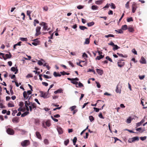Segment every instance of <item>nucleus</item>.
Wrapping results in <instances>:
<instances>
[{"label": "nucleus", "mask_w": 147, "mask_h": 147, "mask_svg": "<svg viewBox=\"0 0 147 147\" xmlns=\"http://www.w3.org/2000/svg\"><path fill=\"white\" fill-rule=\"evenodd\" d=\"M79 28L80 30H84L85 29H87V28L86 27L82 26H80Z\"/></svg>", "instance_id": "nucleus-25"}, {"label": "nucleus", "mask_w": 147, "mask_h": 147, "mask_svg": "<svg viewBox=\"0 0 147 147\" xmlns=\"http://www.w3.org/2000/svg\"><path fill=\"white\" fill-rule=\"evenodd\" d=\"M42 23L44 24L43 29L44 30H47L48 26L47 24L45 22H43Z\"/></svg>", "instance_id": "nucleus-12"}, {"label": "nucleus", "mask_w": 147, "mask_h": 147, "mask_svg": "<svg viewBox=\"0 0 147 147\" xmlns=\"http://www.w3.org/2000/svg\"><path fill=\"white\" fill-rule=\"evenodd\" d=\"M98 7L96 5H92V6L91 8L93 10H96L98 9Z\"/></svg>", "instance_id": "nucleus-31"}, {"label": "nucleus", "mask_w": 147, "mask_h": 147, "mask_svg": "<svg viewBox=\"0 0 147 147\" xmlns=\"http://www.w3.org/2000/svg\"><path fill=\"white\" fill-rule=\"evenodd\" d=\"M77 138L76 137H74L73 140V144L74 145H76V142H77Z\"/></svg>", "instance_id": "nucleus-26"}, {"label": "nucleus", "mask_w": 147, "mask_h": 147, "mask_svg": "<svg viewBox=\"0 0 147 147\" xmlns=\"http://www.w3.org/2000/svg\"><path fill=\"white\" fill-rule=\"evenodd\" d=\"M133 20L132 17H130V18H128L127 19V21L128 22H130L133 21Z\"/></svg>", "instance_id": "nucleus-38"}, {"label": "nucleus", "mask_w": 147, "mask_h": 147, "mask_svg": "<svg viewBox=\"0 0 147 147\" xmlns=\"http://www.w3.org/2000/svg\"><path fill=\"white\" fill-rule=\"evenodd\" d=\"M116 92L117 93H119V94H120L121 93V89H119L118 86H117L116 87Z\"/></svg>", "instance_id": "nucleus-20"}, {"label": "nucleus", "mask_w": 147, "mask_h": 147, "mask_svg": "<svg viewBox=\"0 0 147 147\" xmlns=\"http://www.w3.org/2000/svg\"><path fill=\"white\" fill-rule=\"evenodd\" d=\"M22 107H20L18 109V111H24V110L22 108Z\"/></svg>", "instance_id": "nucleus-62"}, {"label": "nucleus", "mask_w": 147, "mask_h": 147, "mask_svg": "<svg viewBox=\"0 0 147 147\" xmlns=\"http://www.w3.org/2000/svg\"><path fill=\"white\" fill-rule=\"evenodd\" d=\"M69 140L68 139L67 140H66L64 142V144L66 146L69 143Z\"/></svg>", "instance_id": "nucleus-45"}, {"label": "nucleus", "mask_w": 147, "mask_h": 147, "mask_svg": "<svg viewBox=\"0 0 147 147\" xmlns=\"http://www.w3.org/2000/svg\"><path fill=\"white\" fill-rule=\"evenodd\" d=\"M104 57V56H103L102 55H100L99 56H97V57L96 58V60H100L102 58Z\"/></svg>", "instance_id": "nucleus-19"}, {"label": "nucleus", "mask_w": 147, "mask_h": 147, "mask_svg": "<svg viewBox=\"0 0 147 147\" xmlns=\"http://www.w3.org/2000/svg\"><path fill=\"white\" fill-rule=\"evenodd\" d=\"M117 54L120 57H125L122 54L119 53H117Z\"/></svg>", "instance_id": "nucleus-57"}, {"label": "nucleus", "mask_w": 147, "mask_h": 147, "mask_svg": "<svg viewBox=\"0 0 147 147\" xmlns=\"http://www.w3.org/2000/svg\"><path fill=\"white\" fill-rule=\"evenodd\" d=\"M67 79L70 81H78L79 80V79L77 78H67Z\"/></svg>", "instance_id": "nucleus-17"}, {"label": "nucleus", "mask_w": 147, "mask_h": 147, "mask_svg": "<svg viewBox=\"0 0 147 147\" xmlns=\"http://www.w3.org/2000/svg\"><path fill=\"white\" fill-rule=\"evenodd\" d=\"M5 57L6 58H5L4 56H3V57L4 59L6 60L7 59V58H11V55L10 54V53H9V54H7L5 55Z\"/></svg>", "instance_id": "nucleus-10"}, {"label": "nucleus", "mask_w": 147, "mask_h": 147, "mask_svg": "<svg viewBox=\"0 0 147 147\" xmlns=\"http://www.w3.org/2000/svg\"><path fill=\"white\" fill-rule=\"evenodd\" d=\"M20 40L22 41H26L27 40V39L26 38H21Z\"/></svg>", "instance_id": "nucleus-44"}, {"label": "nucleus", "mask_w": 147, "mask_h": 147, "mask_svg": "<svg viewBox=\"0 0 147 147\" xmlns=\"http://www.w3.org/2000/svg\"><path fill=\"white\" fill-rule=\"evenodd\" d=\"M139 140V138L138 136L134 137L132 138H130L128 140L129 143H132L136 141H138Z\"/></svg>", "instance_id": "nucleus-1"}, {"label": "nucleus", "mask_w": 147, "mask_h": 147, "mask_svg": "<svg viewBox=\"0 0 147 147\" xmlns=\"http://www.w3.org/2000/svg\"><path fill=\"white\" fill-rule=\"evenodd\" d=\"M57 130L59 134H61L63 133V129L61 127H57Z\"/></svg>", "instance_id": "nucleus-9"}, {"label": "nucleus", "mask_w": 147, "mask_h": 147, "mask_svg": "<svg viewBox=\"0 0 147 147\" xmlns=\"http://www.w3.org/2000/svg\"><path fill=\"white\" fill-rule=\"evenodd\" d=\"M43 76L46 79H49L51 78V77L49 76H48L46 75H43Z\"/></svg>", "instance_id": "nucleus-51"}, {"label": "nucleus", "mask_w": 147, "mask_h": 147, "mask_svg": "<svg viewBox=\"0 0 147 147\" xmlns=\"http://www.w3.org/2000/svg\"><path fill=\"white\" fill-rule=\"evenodd\" d=\"M31 13V11H27V14L29 17H30V14Z\"/></svg>", "instance_id": "nucleus-50"}, {"label": "nucleus", "mask_w": 147, "mask_h": 147, "mask_svg": "<svg viewBox=\"0 0 147 147\" xmlns=\"http://www.w3.org/2000/svg\"><path fill=\"white\" fill-rule=\"evenodd\" d=\"M123 61V60H119L117 63L118 65V66L120 67H121L123 66L124 65L125 63L121 61Z\"/></svg>", "instance_id": "nucleus-7"}, {"label": "nucleus", "mask_w": 147, "mask_h": 147, "mask_svg": "<svg viewBox=\"0 0 147 147\" xmlns=\"http://www.w3.org/2000/svg\"><path fill=\"white\" fill-rule=\"evenodd\" d=\"M24 105V102H21L20 103L19 105L20 107H22Z\"/></svg>", "instance_id": "nucleus-55"}, {"label": "nucleus", "mask_w": 147, "mask_h": 147, "mask_svg": "<svg viewBox=\"0 0 147 147\" xmlns=\"http://www.w3.org/2000/svg\"><path fill=\"white\" fill-rule=\"evenodd\" d=\"M144 75L139 76V78L140 80H143L145 77Z\"/></svg>", "instance_id": "nucleus-56"}, {"label": "nucleus", "mask_w": 147, "mask_h": 147, "mask_svg": "<svg viewBox=\"0 0 147 147\" xmlns=\"http://www.w3.org/2000/svg\"><path fill=\"white\" fill-rule=\"evenodd\" d=\"M132 12L133 13H134L137 8V4L135 2H134L132 5Z\"/></svg>", "instance_id": "nucleus-5"}, {"label": "nucleus", "mask_w": 147, "mask_h": 147, "mask_svg": "<svg viewBox=\"0 0 147 147\" xmlns=\"http://www.w3.org/2000/svg\"><path fill=\"white\" fill-rule=\"evenodd\" d=\"M45 124L47 126L49 127L51 125L50 121L49 120H48L45 122Z\"/></svg>", "instance_id": "nucleus-21"}, {"label": "nucleus", "mask_w": 147, "mask_h": 147, "mask_svg": "<svg viewBox=\"0 0 147 147\" xmlns=\"http://www.w3.org/2000/svg\"><path fill=\"white\" fill-rule=\"evenodd\" d=\"M28 101H26L25 102V104L26 107H28V106H29L30 105V102L29 101H28Z\"/></svg>", "instance_id": "nucleus-27"}, {"label": "nucleus", "mask_w": 147, "mask_h": 147, "mask_svg": "<svg viewBox=\"0 0 147 147\" xmlns=\"http://www.w3.org/2000/svg\"><path fill=\"white\" fill-rule=\"evenodd\" d=\"M36 135L37 138L38 139L41 140L42 139V137L41 135L40 134V133L38 131H36Z\"/></svg>", "instance_id": "nucleus-8"}, {"label": "nucleus", "mask_w": 147, "mask_h": 147, "mask_svg": "<svg viewBox=\"0 0 147 147\" xmlns=\"http://www.w3.org/2000/svg\"><path fill=\"white\" fill-rule=\"evenodd\" d=\"M140 62L141 63L143 64H145L146 63V61L145 59L143 57H142L141 58L140 60Z\"/></svg>", "instance_id": "nucleus-14"}, {"label": "nucleus", "mask_w": 147, "mask_h": 147, "mask_svg": "<svg viewBox=\"0 0 147 147\" xmlns=\"http://www.w3.org/2000/svg\"><path fill=\"white\" fill-rule=\"evenodd\" d=\"M30 142L29 140H26L22 142L21 144L22 146H27L30 144Z\"/></svg>", "instance_id": "nucleus-4"}, {"label": "nucleus", "mask_w": 147, "mask_h": 147, "mask_svg": "<svg viewBox=\"0 0 147 147\" xmlns=\"http://www.w3.org/2000/svg\"><path fill=\"white\" fill-rule=\"evenodd\" d=\"M98 116L100 118L103 119L104 118L103 117L101 113H100L98 115Z\"/></svg>", "instance_id": "nucleus-52"}, {"label": "nucleus", "mask_w": 147, "mask_h": 147, "mask_svg": "<svg viewBox=\"0 0 147 147\" xmlns=\"http://www.w3.org/2000/svg\"><path fill=\"white\" fill-rule=\"evenodd\" d=\"M76 108V106H73L71 107L70 109H71V111L74 110V109Z\"/></svg>", "instance_id": "nucleus-46"}, {"label": "nucleus", "mask_w": 147, "mask_h": 147, "mask_svg": "<svg viewBox=\"0 0 147 147\" xmlns=\"http://www.w3.org/2000/svg\"><path fill=\"white\" fill-rule=\"evenodd\" d=\"M44 144L46 145H48L49 144V141L48 139H45L44 140Z\"/></svg>", "instance_id": "nucleus-36"}, {"label": "nucleus", "mask_w": 147, "mask_h": 147, "mask_svg": "<svg viewBox=\"0 0 147 147\" xmlns=\"http://www.w3.org/2000/svg\"><path fill=\"white\" fill-rule=\"evenodd\" d=\"M90 40L88 38H87L86 39L85 42H84L85 44H88L89 43Z\"/></svg>", "instance_id": "nucleus-28"}, {"label": "nucleus", "mask_w": 147, "mask_h": 147, "mask_svg": "<svg viewBox=\"0 0 147 147\" xmlns=\"http://www.w3.org/2000/svg\"><path fill=\"white\" fill-rule=\"evenodd\" d=\"M34 42L32 43L33 45L34 46H36L38 44L39 42L38 41L37 39H34Z\"/></svg>", "instance_id": "nucleus-13"}, {"label": "nucleus", "mask_w": 147, "mask_h": 147, "mask_svg": "<svg viewBox=\"0 0 147 147\" xmlns=\"http://www.w3.org/2000/svg\"><path fill=\"white\" fill-rule=\"evenodd\" d=\"M48 7L47 6H45L43 7V9L44 11H48Z\"/></svg>", "instance_id": "nucleus-42"}, {"label": "nucleus", "mask_w": 147, "mask_h": 147, "mask_svg": "<svg viewBox=\"0 0 147 147\" xmlns=\"http://www.w3.org/2000/svg\"><path fill=\"white\" fill-rule=\"evenodd\" d=\"M51 118H52V119L54 121H55V122H58V120L57 119H56V118H55L54 117H53V116H51Z\"/></svg>", "instance_id": "nucleus-43"}, {"label": "nucleus", "mask_w": 147, "mask_h": 147, "mask_svg": "<svg viewBox=\"0 0 147 147\" xmlns=\"http://www.w3.org/2000/svg\"><path fill=\"white\" fill-rule=\"evenodd\" d=\"M127 29V26L126 25H124L122 26L121 29L123 30H125Z\"/></svg>", "instance_id": "nucleus-23"}, {"label": "nucleus", "mask_w": 147, "mask_h": 147, "mask_svg": "<svg viewBox=\"0 0 147 147\" xmlns=\"http://www.w3.org/2000/svg\"><path fill=\"white\" fill-rule=\"evenodd\" d=\"M6 132L8 134L10 135H13L14 134V130L10 128H8L6 130Z\"/></svg>", "instance_id": "nucleus-6"}, {"label": "nucleus", "mask_w": 147, "mask_h": 147, "mask_svg": "<svg viewBox=\"0 0 147 147\" xmlns=\"http://www.w3.org/2000/svg\"><path fill=\"white\" fill-rule=\"evenodd\" d=\"M42 84L43 85L45 86H47L48 85V83L45 82H42Z\"/></svg>", "instance_id": "nucleus-48"}, {"label": "nucleus", "mask_w": 147, "mask_h": 147, "mask_svg": "<svg viewBox=\"0 0 147 147\" xmlns=\"http://www.w3.org/2000/svg\"><path fill=\"white\" fill-rule=\"evenodd\" d=\"M29 113V111H26L21 115L22 117H24Z\"/></svg>", "instance_id": "nucleus-22"}, {"label": "nucleus", "mask_w": 147, "mask_h": 147, "mask_svg": "<svg viewBox=\"0 0 147 147\" xmlns=\"http://www.w3.org/2000/svg\"><path fill=\"white\" fill-rule=\"evenodd\" d=\"M146 136H145L144 137H141L140 138V139L142 141H144L146 139Z\"/></svg>", "instance_id": "nucleus-40"}, {"label": "nucleus", "mask_w": 147, "mask_h": 147, "mask_svg": "<svg viewBox=\"0 0 147 147\" xmlns=\"http://www.w3.org/2000/svg\"><path fill=\"white\" fill-rule=\"evenodd\" d=\"M132 52L136 55H137V51H136L135 49H134L132 50Z\"/></svg>", "instance_id": "nucleus-54"}, {"label": "nucleus", "mask_w": 147, "mask_h": 147, "mask_svg": "<svg viewBox=\"0 0 147 147\" xmlns=\"http://www.w3.org/2000/svg\"><path fill=\"white\" fill-rule=\"evenodd\" d=\"M96 71L98 74L100 75H101L103 73V71L102 70L97 69H96Z\"/></svg>", "instance_id": "nucleus-11"}, {"label": "nucleus", "mask_w": 147, "mask_h": 147, "mask_svg": "<svg viewBox=\"0 0 147 147\" xmlns=\"http://www.w3.org/2000/svg\"><path fill=\"white\" fill-rule=\"evenodd\" d=\"M128 31L130 32H132L134 31V30L133 28L132 27H129L128 28H127Z\"/></svg>", "instance_id": "nucleus-32"}, {"label": "nucleus", "mask_w": 147, "mask_h": 147, "mask_svg": "<svg viewBox=\"0 0 147 147\" xmlns=\"http://www.w3.org/2000/svg\"><path fill=\"white\" fill-rule=\"evenodd\" d=\"M83 7V6L81 5H79L77 6V8L78 9H81Z\"/></svg>", "instance_id": "nucleus-58"}, {"label": "nucleus", "mask_w": 147, "mask_h": 147, "mask_svg": "<svg viewBox=\"0 0 147 147\" xmlns=\"http://www.w3.org/2000/svg\"><path fill=\"white\" fill-rule=\"evenodd\" d=\"M94 23L93 22H91L88 23H87V25L88 26L90 27L94 25Z\"/></svg>", "instance_id": "nucleus-29"}, {"label": "nucleus", "mask_w": 147, "mask_h": 147, "mask_svg": "<svg viewBox=\"0 0 147 147\" xmlns=\"http://www.w3.org/2000/svg\"><path fill=\"white\" fill-rule=\"evenodd\" d=\"M7 105L9 107H13L14 106V104L10 103H9Z\"/></svg>", "instance_id": "nucleus-39"}, {"label": "nucleus", "mask_w": 147, "mask_h": 147, "mask_svg": "<svg viewBox=\"0 0 147 147\" xmlns=\"http://www.w3.org/2000/svg\"><path fill=\"white\" fill-rule=\"evenodd\" d=\"M96 83L97 84V87L99 88H100V84L97 82H96Z\"/></svg>", "instance_id": "nucleus-63"}, {"label": "nucleus", "mask_w": 147, "mask_h": 147, "mask_svg": "<svg viewBox=\"0 0 147 147\" xmlns=\"http://www.w3.org/2000/svg\"><path fill=\"white\" fill-rule=\"evenodd\" d=\"M31 105L32 106V107L33 109H36V105L35 103H32L31 104Z\"/></svg>", "instance_id": "nucleus-33"}, {"label": "nucleus", "mask_w": 147, "mask_h": 147, "mask_svg": "<svg viewBox=\"0 0 147 147\" xmlns=\"http://www.w3.org/2000/svg\"><path fill=\"white\" fill-rule=\"evenodd\" d=\"M103 1L102 0L97 1L95 2V3L96 4L99 5L102 3Z\"/></svg>", "instance_id": "nucleus-30"}, {"label": "nucleus", "mask_w": 147, "mask_h": 147, "mask_svg": "<svg viewBox=\"0 0 147 147\" xmlns=\"http://www.w3.org/2000/svg\"><path fill=\"white\" fill-rule=\"evenodd\" d=\"M89 119L91 122H92L94 120V118L92 116H89Z\"/></svg>", "instance_id": "nucleus-41"}, {"label": "nucleus", "mask_w": 147, "mask_h": 147, "mask_svg": "<svg viewBox=\"0 0 147 147\" xmlns=\"http://www.w3.org/2000/svg\"><path fill=\"white\" fill-rule=\"evenodd\" d=\"M114 35L112 34H109L108 35H106L105 36V37L106 38H108L110 37H114Z\"/></svg>", "instance_id": "nucleus-34"}, {"label": "nucleus", "mask_w": 147, "mask_h": 147, "mask_svg": "<svg viewBox=\"0 0 147 147\" xmlns=\"http://www.w3.org/2000/svg\"><path fill=\"white\" fill-rule=\"evenodd\" d=\"M11 71L14 72L16 71V69L14 67H12L11 68Z\"/></svg>", "instance_id": "nucleus-64"}, {"label": "nucleus", "mask_w": 147, "mask_h": 147, "mask_svg": "<svg viewBox=\"0 0 147 147\" xmlns=\"http://www.w3.org/2000/svg\"><path fill=\"white\" fill-rule=\"evenodd\" d=\"M13 122V123L16 122V123H18L19 121V119L17 117L14 118L12 120Z\"/></svg>", "instance_id": "nucleus-15"}, {"label": "nucleus", "mask_w": 147, "mask_h": 147, "mask_svg": "<svg viewBox=\"0 0 147 147\" xmlns=\"http://www.w3.org/2000/svg\"><path fill=\"white\" fill-rule=\"evenodd\" d=\"M94 109L95 110V111L97 112H98L99 111V110H100L99 109L96 107H94Z\"/></svg>", "instance_id": "nucleus-61"}, {"label": "nucleus", "mask_w": 147, "mask_h": 147, "mask_svg": "<svg viewBox=\"0 0 147 147\" xmlns=\"http://www.w3.org/2000/svg\"><path fill=\"white\" fill-rule=\"evenodd\" d=\"M113 46L114 47L113 48V50L114 51H115L120 48V47H118L117 45H114Z\"/></svg>", "instance_id": "nucleus-24"}, {"label": "nucleus", "mask_w": 147, "mask_h": 147, "mask_svg": "<svg viewBox=\"0 0 147 147\" xmlns=\"http://www.w3.org/2000/svg\"><path fill=\"white\" fill-rule=\"evenodd\" d=\"M62 90L61 89H59L55 91L54 92V93L55 94L58 93H61L62 92Z\"/></svg>", "instance_id": "nucleus-18"}, {"label": "nucleus", "mask_w": 147, "mask_h": 147, "mask_svg": "<svg viewBox=\"0 0 147 147\" xmlns=\"http://www.w3.org/2000/svg\"><path fill=\"white\" fill-rule=\"evenodd\" d=\"M111 8H113V9H115L116 8V6L115 5V4L113 3H111Z\"/></svg>", "instance_id": "nucleus-49"}, {"label": "nucleus", "mask_w": 147, "mask_h": 147, "mask_svg": "<svg viewBox=\"0 0 147 147\" xmlns=\"http://www.w3.org/2000/svg\"><path fill=\"white\" fill-rule=\"evenodd\" d=\"M71 82L73 84L75 85H77L78 84V82L77 81H71Z\"/></svg>", "instance_id": "nucleus-53"}, {"label": "nucleus", "mask_w": 147, "mask_h": 147, "mask_svg": "<svg viewBox=\"0 0 147 147\" xmlns=\"http://www.w3.org/2000/svg\"><path fill=\"white\" fill-rule=\"evenodd\" d=\"M38 64L40 65H42L43 64V63L40 60L38 61Z\"/></svg>", "instance_id": "nucleus-60"}, {"label": "nucleus", "mask_w": 147, "mask_h": 147, "mask_svg": "<svg viewBox=\"0 0 147 147\" xmlns=\"http://www.w3.org/2000/svg\"><path fill=\"white\" fill-rule=\"evenodd\" d=\"M108 44L109 45H111V46H113L114 45H115L114 43L112 41H111V42L110 43H108Z\"/></svg>", "instance_id": "nucleus-59"}, {"label": "nucleus", "mask_w": 147, "mask_h": 147, "mask_svg": "<svg viewBox=\"0 0 147 147\" xmlns=\"http://www.w3.org/2000/svg\"><path fill=\"white\" fill-rule=\"evenodd\" d=\"M129 3H130V1H128V2H127L126 3L125 5V7L127 9H128L129 8Z\"/></svg>", "instance_id": "nucleus-37"}, {"label": "nucleus", "mask_w": 147, "mask_h": 147, "mask_svg": "<svg viewBox=\"0 0 147 147\" xmlns=\"http://www.w3.org/2000/svg\"><path fill=\"white\" fill-rule=\"evenodd\" d=\"M23 95L25 99H28V96H27V94L26 91L24 92Z\"/></svg>", "instance_id": "nucleus-16"}, {"label": "nucleus", "mask_w": 147, "mask_h": 147, "mask_svg": "<svg viewBox=\"0 0 147 147\" xmlns=\"http://www.w3.org/2000/svg\"><path fill=\"white\" fill-rule=\"evenodd\" d=\"M41 28L40 26H38L36 27V33L35 34L36 36H38L40 35L41 34L40 30Z\"/></svg>", "instance_id": "nucleus-3"}, {"label": "nucleus", "mask_w": 147, "mask_h": 147, "mask_svg": "<svg viewBox=\"0 0 147 147\" xmlns=\"http://www.w3.org/2000/svg\"><path fill=\"white\" fill-rule=\"evenodd\" d=\"M60 73H61V74L63 75H68L69 74V73H66L64 71H63V72H61Z\"/></svg>", "instance_id": "nucleus-35"}, {"label": "nucleus", "mask_w": 147, "mask_h": 147, "mask_svg": "<svg viewBox=\"0 0 147 147\" xmlns=\"http://www.w3.org/2000/svg\"><path fill=\"white\" fill-rule=\"evenodd\" d=\"M106 59L108 60L111 62H113V61L112 59L111 58H110L109 56H107L106 57Z\"/></svg>", "instance_id": "nucleus-47"}, {"label": "nucleus", "mask_w": 147, "mask_h": 147, "mask_svg": "<svg viewBox=\"0 0 147 147\" xmlns=\"http://www.w3.org/2000/svg\"><path fill=\"white\" fill-rule=\"evenodd\" d=\"M40 92L41 94L40 95V97H43L44 98H48V95L49 92H44L43 91H40Z\"/></svg>", "instance_id": "nucleus-2"}]
</instances>
